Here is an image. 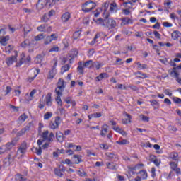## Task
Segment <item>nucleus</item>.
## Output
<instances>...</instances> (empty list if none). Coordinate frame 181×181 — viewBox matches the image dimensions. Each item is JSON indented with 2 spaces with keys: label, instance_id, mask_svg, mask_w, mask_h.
<instances>
[{
  "label": "nucleus",
  "instance_id": "obj_1",
  "mask_svg": "<svg viewBox=\"0 0 181 181\" xmlns=\"http://www.w3.org/2000/svg\"><path fill=\"white\" fill-rule=\"evenodd\" d=\"M98 25H102V26H105L109 30L112 29H115L117 25V21L114 20V18H110V14L107 13L105 15V18L103 20V18H100L95 21Z\"/></svg>",
  "mask_w": 181,
  "mask_h": 181
},
{
  "label": "nucleus",
  "instance_id": "obj_2",
  "mask_svg": "<svg viewBox=\"0 0 181 181\" xmlns=\"http://www.w3.org/2000/svg\"><path fill=\"white\" fill-rule=\"evenodd\" d=\"M97 5L95 3H93L91 1H88L84 3L82 6V11L83 12H90V11H93L94 8H95Z\"/></svg>",
  "mask_w": 181,
  "mask_h": 181
},
{
  "label": "nucleus",
  "instance_id": "obj_3",
  "mask_svg": "<svg viewBox=\"0 0 181 181\" xmlns=\"http://www.w3.org/2000/svg\"><path fill=\"white\" fill-rule=\"evenodd\" d=\"M64 88H66V86H64V80L59 78L57 83V88H55L54 92L57 93V91H59V93H63Z\"/></svg>",
  "mask_w": 181,
  "mask_h": 181
},
{
  "label": "nucleus",
  "instance_id": "obj_4",
  "mask_svg": "<svg viewBox=\"0 0 181 181\" xmlns=\"http://www.w3.org/2000/svg\"><path fill=\"white\" fill-rule=\"evenodd\" d=\"M59 38V36L56 33L52 34L50 36H48L46 37L44 43L45 45H49L53 42V40H57Z\"/></svg>",
  "mask_w": 181,
  "mask_h": 181
},
{
  "label": "nucleus",
  "instance_id": "obj_5",
  "mask_svg": "<svg viewBox=\"0 0 181 181\" xmlns=\"http://www.w3.org/2000/svg\"><path fill=\"white\" fill-rule=\"evenodd\" d=\"M56 66H57V60H55L54 67L51 71H49V75L47 77L49 80H52V78H54V76H56V73H57Z\"/></svg>",
  "mask_w": 181,
  "mask_h": 181
},
{
  "label": "nucleus",
  "instance_id": "obj_6",
  "mask_svg": "<svg viewBox=\"0 0 181 181\" xmlns=\"http://www.w3.org/2000/svg\"><path fill=\"white\" fill-rule=\"evenodd\" d=\"M60 125V117L57 116L55 117V119L54 122H52L49 124V127L51 129H56L57 128H59V126Z\"/></svg>",
  "mask_w": 181,
  "mask_h": 181
},
{
  "label": "nucleus",
  "instance_id": "obj_7",
  "mask_svg": "<svg viewBox=\"0 0 181 181\" xmlns=\"http://www.w3.org/2000/svg\"><path fill=\"white\" fill-rule=\"evenodd\" d=\"M28 149V144L26 141H23L18 148V152L22 153L23 155L26 153V151Z\"/></svg>",
  "mask_w": 181,
  "mask_h": 181
},
{
  "label": "nucleus",
  "instance_id": "obj_8",
  "mask_svg": "<svg viewBox=\"0 0 181 181\" xmlns=\"http://www.w3.org/2000/svg\"><path fill=\"white\" fill-rule=\"evenodd\" d=\"M18 144V140H13L11 142H8L6 145H4L6 148V151L8 152L12 149L13 146H15Z\"/></svg>",
  "mask_w": 181,
  "mask_h": 181
},
{
  "label": "nucleus",
  "instance_id": "obj_9",
  "mask_svg": "<svg viewBox=\"0 0 181 181\" xmlns=\"http://www.w3.org/2000/svg\"><path fill=\"white\" fill-rule=\"evenodd\" d=\"M47 4V0H39L37 3V8L40 11V9H43L45 6Z\"/></svg>",
  "mask_w": 181,
  "mask_h": 181
},
{
  "label": "nucleus",
  "instance_id": "obj_10",
  "mask_svg": "<svg viewBox=\"0 0 181 181\" xmlns=\"http://www.w3.org/2000/svg\"><path fill=\"white\" fill-rule=\"evenodd\" d=\"M16 60H18V59L16 56H11L6 59V63L8 66H12V64H13Z\"/></svg>",
  "mask_w": 181,
  "mask_h": 181
},
{
  "label": "nucleus",
  "instance_id": "obj_11",
  "mask_svg": "<svg viewBox=\"0 0 181 181\" xmlns=\"http://www.w3.org/2000/svg\"><path fill=\"white\" fill-rule=\"evenodd\" d=\"M29 62H30V57H27L26 59L22 57L16 64V67H21V66L23 65V63H29Z\"/></svg>",
  "mask_w": 181,
  "mask_h": 181
},
{
  "label": "nucleus",
  "instance_id": "obj_12",
  "mask_svg": "<svg viewBox=\"0 0 181 181\" xmlns=\"http://www.w3.org/2000/svg\"><path fill=\"white\" fill-rule=\"evenodd\" d=\"M57 94V98H55V101L57 102L58 105H60L62 107V105H63V102L62 101V95L63 94V92H60V91H57L55 92Z\"/></svg>",
  "mask_w": 181,
  "mask_h": 181
},
{
  "label": "nucleus",
  "instance_id": "obj_13",
  "mask_svg": "<svg viewBox=\"0 0 181 181\" xmlns=\"http://www.w3.org/2000/svg\"><path fill=\"white\" fill-rule=\"evenodd\" d=\"M35 94H36V89H33L30 94L29 93H26L25 98L27 101H32L33 95H35Z\"/></svg>",
  "mask_w": 181,
  "mask_h": 181
},
{
  "label": "nucleus",
  "instance_id": "obj_14",
  "mask_svg": "<svg viewBox=\"0 0 181 181\" xmlns=\"http://www.w3.org/2000/svg\"><path fill=\"white\" fill-rule=\"evenodd\" d=\"M121 26H125V25H129V23L132 24V21L131 20V18H129L128 17H124L121 18Z\"/></svg>",
  "mask_w": 181,
  "mask_h": 181
},
{
  "label": "nucleus",
  "instance_id": "obj_15",
  "mask_svg": "<svg viewBox=\"0 0 181 181\" xmlns=\"http://www.w3.org/2000/svg\"><path fill=\"white\" fill-rule=\"evenodd\" d=\"M56 139L58 142H63L64 141V135L61 132H56Z\"/></svg>",
  "mask_w": 181,
  "mask_h": 181
},
{
  "label": "nucleus",
  "instance_id": "obj_16",
  "mask_svg": "<svg viewBox=\"0 0 181 181\" xmlns=\"http://www.w3.org/2000/svg\"><path fill=\"white\" fill-rule=\"evenodd\" d=\"M118 11V6H117V3L112 2L110 4V12L111 13H114V12H117Z\"/></svg>",
  "mask_w": 181,
  "mask_h": 181
},
{
  "label": "nucleus",
  "instance_id": "obj_17",
  "mask_svg": "<svg viewBox=\"0 0 181 181\" xmlns=\"http://www.w3.org/2000/svg\"><path fill=\"white\" fill-rule=\"evenodd\" d=\"M106 156L110 160H118V155L115 154L114 153H107Z\"/></svg>",
  "mask_w": 181,
  "mask_h": 181
},
{
  "label": "nucleus",
  "instance_id": "obj_18",
  "mask_svg": "<svg viewBox=\"0 0 181 181\" xmlns=\"http://www.w3.org/2000/svg\"><path fill=\"white\" fill-rule=\"evenodd\" d=\"M45 100H46V105H47V107H52V93H47L45 98Z\"/></svg>",
  "mask_w": 181,
  "mask_h": 181
},
{
  "label": "nucleus",
  "instance_id": "obj_19",
  "mask_svg": "<svg viewBox=\"0 0 181 181\" xmlns=\"http://www.w3.org/2000/svg\"><path fill=\"white\" fill-rule=\"evenodd\" d=\"M151 105L153 107L154 110H158L160 107L159 102H158L156 100H150Z\"/></svg>",
  "mask_w": 181,
  "mask_h": 181
},
{
  "label": "nucleus",
  "instance_id": "obj_20",
  "mask_svg": "<svg viewBox=\"0 0 181 181\" xmlns=\"http://www.w3.org/2000/svg\"><path fill=\"white\" fill-rule=\"evenodd\" d=\"M134 74L136 76L137 78H148V75H146V74L142 73L141 71H137Z\"/></svg>",
  "mask_w": 181,
  "mask_h": 181
},
{
  "label": "nucleus",
  "instance_id": "obj_21",
  "mask_svg": "<svg viewBox=\"0 0 181 181\" xmlns=\"http://www.w3.org/2000/svg\"><path fill=\"white\" fill-rule=\"evenodd\" d=\"M170 158L173 160H176L177 162V160H179V154L177 152H173L170 153Z\"/></svg>",
  "mask_w": 181,
  "mask_h": 181
},
{
  "label": "nucleus",
  "instance_id": "obj_22",
  "mask_svg": "<svg viewBox=\"0 0 181 181\" xmlns=\"http://www.w3.org/2000/svg\"><path fill=\"white\" fill-rule=\"evenodd\" d=\"M107 131H108V125L104 124L102 127V130H101V132H100V135L102 136H105V134H107Z\"/></svg>",
  "mask_w": 181,
  "mask_h": 181
},
{
  "label": "nucleus",
  "instance_id": "obj_23",
  "mask_svg": "<svg viewBox=\"0 0 181 181\" xmlns=\"http://www.w3.org/2000/svg\"><path fill=\"white\" fill-rule=\"evenodd\" d=\"M70 19V13L66 12L62 16V20L63 22H67Z\"/></svg>",
  "mask_w": 181,
  "mask_h": 181
},
{
  "label": "nucleus",
  "instance_id": "obj_24",
  "mask_svg": "<svg viewBox=\"0 0 181 181\" xmlns=\"http://www.w3.org/2000/svg\"><path fill=\"white\" fill-rule=\"evenodd\" d=\"M180 32L175 30L174 31L172 34H171V37L172 39H173V40H177V39H179V35H180Z\"/></svg>",
  "mask_w": 181,
  "mask_h": 181
},
{
  "label": "nucleus",
  "instance_id": "obj_25",
  "mask_svg": "<svg viewBox=\"0 0 181 181\" xmlns=\"http://www.w3.org/2000/svg\"><path fill=\"white\" fill-rule=\"evenodd\" d=\"M74 163L78 165V163H81V156L80 155H74Z\"/></svg>",
  "mask_w": 181,
  "mask_h": 181
},
{
  "label": "nucleus",
  "instance_id": "obj_26",
  "mask_svg": "<svg viewBox=\"0 0 181 181\" xmlns=\"http://www.w3.org/2000/svg\"><path fill=\"white\" fill-rule=\"evenodd\" d=\"M30 129H22L21 130H20L18 133H17V136H22V135H25V133L29 132Z\"/></svg>",
  "mask_w": 181,
  "mask_h": 181
},
{
  "label": "nucleus",
  "instance_id": "obj_27",
  "mask_svg": "<svg viewBox=\"0 0 181 181\" xmlns=\"http://www.w3.org/2000/svg\"><path fill=\"white\" fill-rule=\"evenodd\" d=\"M54 173L56 176H58L59 177H63L64 174L62 173L59 168H54Z\"/></svg>",
  "mask_w": 181,
  "mask_h": 181
},
{
  "label": "nucleus",
  "instance_id": "obj_28",
  "mask_svg": "<svg viewBox=\"0 0 181 181\" xmlns=\"http://www.w3.org/2000/svg\"><path fill=\"white\" fill-rule=\"evenodd\" d=\"M28 115H26V114L23 113L18 117V121L20 122H25V121H26V119H28Z\"/></svg>",
  "mask_w": 181,
  "mask_h": 181
},
{
  "label": "nucleus",
  "instance_id": "obj_29",
  "mask_svg": "<svg viewBox=\"0 0 181 181\" xmlns=\"http://www.w3.org/2000/svg\"><path fill=\"white\" fill-rule=\"evenodd\" d=\"M93 67H95L96 70H100L103 67V64L100 62H95L93 64Z\"/></svg>",
  "mask_w": 181,
  "mask_h": 181
},
{
  "label": "nucleus",
  "instance_id": "obj_30",
  "mask_svg": "<svg viewBox=\"0 0 181 181\" xmlns=\"http://www.w3.org/2000/svg\"><path fill=\"white\" fill-rule=\"evenodd\" d=\"M106 166L108 169H111L112 170H115L117 165L114 164V163H107Z\"/></svg>",
  "mask_w": 181,
  "mask_h": 181
},
{
  "label": "nucleus",
  "instance_id": "obj_31",
  "mask_svg": "<svg viewBox=\"0 0 181 181\" xmlns=\"http://www.w3.org/2000/svg\"><path fill=\"white\" fill-rule=\"evenodd\" d=\"M69 70H70V65L66 64L61 68V73L63 74V73H66V71H69Z\"/></svg>",
  "mask_w": 181,
  "mask_h": 181
},
{
  "label": "nucleus",
  "instance_id": "obj_32",
  "mask_svg": "<svg viewBox=\"0 0 181 181\" xmlns=\"http://www.w3.org/2000/svg\"><path fill=\"white\" fill-rule=\"evenodd\" d=\"M78 66L77 68V70L79 73V74H83L84 73V65L81 66V62H78Z\"/></svg>",
  "mask_w": 181,
  "mask_h": 181
},
{
  "label": "nucleus",
  "instance_id": "obj_33",
  "mask_svg": "<svg viewBox=\"0 0 181 181\" xmlns=\"http://www.w3.org/2000/svg\"><path fill=\"white\" fill-rule=\"evenodd\" d=\"M139 174L141 175L142 179H146L148 177V173L145 170H140Z\"/></svg>",
  "mask_w": 181,
  "mask_h": 181
},
{
  "label": "nucleus",
  "instance_id": "obj_34",
  "mask_svg": "<svg viewBox=\"0 0 181 181\" xmlns=\"http://www.w3.org/2000/svg\"><path fill=\"white\" fill-rule=\"evenodd\" d=\"M177 68H173V71L170 73L171 76H173V77H175V78H179V73L176 71Z\"/></svg>",
  "mask_w": 181,
  "mask_h": 181
},
{
  "label": "nucleus",
  "instance_id": "obj_35",
  "mask_svg": "<svg viewBox=\"0 0 181 181\" xmlns=\"http://www.w3.org/2000/svg\"><path fill=\"white\" fill-rule=\"evenodd\" d=\"M47 26V25L43 24V25L38 26L37 28V30H39V32H46Z\"/></svg>",
  "mask_w": 181,
  "mask_h": 181
},
{
  "label": "nucleus",
  "instance_id": "obj_36",
  "mask_svg": "<svg viewBox=\"0 0 181 181\" xmlns=\"http://www.w3.org/2000/svg\"><path fill=\"white\" fill-rule=\"evenodd\" d=\"M138 68L140 70H144L145 69H148V65L145 64H141L140 62H137L136 63Z\"/></svg>",
  "mask_w": 181,
  "mask_h": 181
},
{
  "label": "nucleus",
  "instance_id": "obj_37",
  "mask_svg": "<svg viewBox=\"0 0 181 181\" xmlns=\"http://www.w3.org/2000/svg\"><path fill=\"white\" fill-rule=\"evenodd\" d=\"M21 47H28V46H30V41H29V40H25L21 43Z\"/></svg>",
  "mask_w": 181,
  "mask_h": 181
},
{
  "label": "nucleus",
  "instance_id": "obj_38",
  "mask_svg": "<svg viewBox=\"0 0 181 181\" xmlns=\"http://www.w3.org/2000/svg\"><path fill=\"white\" fill-rule=\"evenodd\" d=\"M91 64H93V60H88L83 64V67H89V69H91Z\"/></svg>",
  "mask_w": 181,
  "mask_h": 181
},
{
  "label": "nucleus",
  "instance_id": "obj_39",
  "mask_svg": "<svg viewBox=\"0 0 181 181\" xmlns=\"http://www.w3.org/2000/svg\"><path fill=\"white\" fill-rule=\"evenodd\" d=\"M80 35H81L80 30L75 31L73 35V39L74 40H77V39H78V37H80Z\"/></svg>",
  "mask_w": 181,
  "mask_h": 181
},
{
  "label": "nucleus",
  "instance_id": "obj_40",
  "mask_svg": "<svg viewBox=\"0 0 181 181\" xmlns=\"http://www.w3.org/2000/svg\"><path fill=\"white\" fill-rule=\"evenodd\" d=\"M54 140V134H53V132H51L49 136L47 137V141H48V142H53Z\"/></svg>",
  "mask_w": 181,
  "mask_h": 181
},
{
  "label": "nucleus",
  "instance_id": "obj_41",
  "mask_svg": "<svg viewBox=\"0 0 181 181\" xmlns=\"http://www.w3.org/2000/svg\"><path fill=\"white\" fill-rule=\"evenodd\" d=\"M170 168L172 169V170H174L175 169H176L177 168V163L170 162Z\"/></svg>",
  "mask_w": 181,
  "mask_h": 181
},
{
  "label": "nucleus",
  "instance_id": "obj_42",
  "mask_svg": "<svg viewBox=\"0 0 181 181\" xmlns=\"http://www.w3.org/2000/svg\"><path fill=\"white\" fill-rule=\"evenodd\" d=\"M140 118L144 121V122H149V117L141 115Z\"/></svg>",
  "mask_w": 181,
  "mask_h": 181
},
{
  "label": "nucleus",
  "instance_id": "obj_43",
  "mask_svg": "<svg viewBox=\"0 0 181 181\" xmlns=\"http://www.w3.org/2000/svg\"><path fill=\"white\" fill-rule=\"evenodd\" d=\"M42 39H45V35L43 34H40L35 37V40H36V42H39V40H42Z\"/></svg>",
  "mask_w": 181,
  "mask_h": 181
},
{
  "label": "nucleus",
  "instance_id": "obj_44",
  "mask_svg": "<svg viewBox=\"0 0 181 181\" xmlns=\"http://www.w3.org/2000/svg\"><path fill=\"white\" fill-rule=\"evenodd\" d=\"M52 115H53V113L49 112H47L46 114L44 115V119H50V118H52Z\"/></svg>",
  "mask_w": 181,
  "mask_h": 181
},
{
  "label": "nucleus",
  "instance_id": "obj_45",
  "mask_svg": "<svg viewBox=\"0 0 181 181\" xmlns=\"http://www.w3.org/2000/svg\"><path fill=\"white\" fill-rule=\"evenodd\" d=\"M124 114H125L126 117H127V118H128L129 119H126V121H124V122L122 121V122H123L124 124H129V122H131V118H132L131 115H129V114H128V113H127V112H125Z\"/></svg>",
  "mask_w": 181,
  "mask_h": 181
},
{
  "label": "nucleus",
  "instance_id": "obj_46",
  "mask_svg": "<svg viewBox=\"0 0 181 181\" xmlns=\"http://www.w3.org/2000/svg\"><path fill=\"white\" fill-rule=\"evenodd\" d=\"M7 159H8V162H10V165H12L13 163V160H15V156H12V154H9L7 157Z\"/></svg>",
  "mask_w": 181,
  "mask_h": 181
},
{
  "label": "nucleus",
  "instance_id": "obj_47",
  "mask_svg": "<svg viewBox=\"0 0 181 181\" xmlns=\"http://www.w3.org/2000/svg\"><path fill=\"white\" fill-rule=\"evenodd\" d=\"M141 166L143 167L144 164H142V163L137 164L134 167L130 168V170H136L139 169L141 168Z\"/></svg>",
  "mask_w": 181,
  "mask_h": 181
},
{
  "label": "nucleus",
  "instance_id": "obj_48",
  "mask_svg": "<svg viewBox=\"0 0 181 181\" xmlns=\"http://www.w3.org/2000/svg\"><path fill=\"white\" fill-rule=\"evenodd\" d=\"M116 144H118V145H127L129 142L127 139H122V141H116Z\"/></svg>",
  "mask_w": 181,
  "mask_h": 181
},
{
  "label": "nucleus",
  "instance_id": "obj_49",
  "mask_svg": "<svg viewBox=\"0 0 181 181\" xmlns=\"http://www.w3.org/2000/svg\"><path fill=\"white\" fill-rule=\"evenodd\" d=\"M48 137H49V131L47 130L42 133V138L44 141H47Z\"/></svg>",
  "mask_w": 181,
  "mask_h": 181
},
{
  "label": "nucleus",
  "instance_id": "obj_50",
  "mask_svg": "<svg viewBox=\"0 0 181 181\" xmlns=\"http://www.w3.org/2000/svg\"><path fill=\"white\" fill-rule=\"evenodd\" d=\"M8 40H9V36L2 37L1 40V45H3V46H5V44L4 43L8 42Z\"/></svg>",
  "mask_w": 181,
  "mask_h": 181
},
{
  "label": "nucleus",
  "instance_id": "obj_51",
  "mask_svg": "<svg viewBox=\"0 0 181 181\" xmlns=\"http://www.w3.org/2000/svg\"><path fill=\"white\" fill-rule=\"evenodd\" d=\"M35 153L36 155H38V156H40L42 155V147L39 146L38 148H35Z\"/></svg>",
  "mask_w": 181,
  "mask_h": 181
},
{
  "label": "nucleus",
  "instance_id": "obj_52",
  "mask_svg": "<svg viewBox=\"0 0 181 181\" xmlns=\"http://www.w3.org/2000/svg\"><path fill=\"white\" fill-rule=\"evenodd\" d=\"M43 57H44L43 55H41V54L37 55L36 57V59L37 60V63H42L43 60Z\"/></svg>",
  "mask_w": 181,
  "mask_h": 181
},
{
  "label": "nucleus",
  "instance_id": "obj_53",
  "mask_svg": "<svg viewBox=\"0 0 181 181\" xmlns=\"http://www.w3.org/2000/svg\"><path fill=\"white\" fill-rule=\"evenodd\" d=\"M6 151V147H5L4 146H1L0 147V155H4V153H5Z\"/></svg>",
  "mask_w": 181,
  "mask_h": 181
},
{
  "label": "nucleus",
  "instance_id": "obj_54",
  "mask_svg": "<svg viewBox=\"0 0 181 181\" xmlns=\"http://www.w3.org/2000/svg\"><path fill=\"white\" fill-rule=\"evenodd\" d=\"M78 175L83 177V176H87V173H86L84 170H77Z\"/></svg>",
  "mask_w": 181,
  "mask_h": 181
},
{
  "label": "nucleus",
  "instance_id": "obj_55",
  "mask_svg": "<svg viewBox=\"0 0 181 181\" xmlns=\"http://www.w3.org/2000/svg\"><path fill=\"white\" fill-rule=\"evenodd\" d=\"M90 117H93V118H100L102 117V115L100 112H96V113L91 114Z\"/></svg>",
  "mask_w": 181,
  "mask_h": 181
},
{
  "label": "nucleus",
  "instance_id": "obj_56",
  "mask_svg": "<svg viewBox=\"0 0 181 181\" xmlns=\"http://www.w3.org/2000/svg\"><path fill=\"white\" fill-rule=\"evenodd\" d=\"M163 26H164L165 28H172L173 25L169 22H164L163 23Z\"/></svg>",
  "mask_w": 181,
  "mask_h": 181
},
{
  "label": "nucleus",
  "instance_id": "obj_57",
  "mask_svg": "<svg viewBox=\"0 0 181 181\" xmlns=\"http://www.w3.org/2000/svg\"><path fill=\"white\" fill-rule=\"evenodd\" d=\"M59 47L54 45L50 49L49 52H59Z\"/></svg>",
  "mask_w": 181,
  "mask_h": 181
},
{
  "label": "nucleus",
  "instance_id": "obj_58",
  "mask_svg": "<svg viewBox=\"0 0 181 181\" xmlns=\"http://www.w3.org/2000/svg\"><path fill=\"white\" fill-rule=\"evenodd\" d=\"M4 165H5V166H11V163L9 162V159H8V157L4 159Z\"/></svg>",
  "mask_w": 181,
  "mask_h": 181
},
{
  "label": "nucleus",
  "instance_id": "obj_59",
  "mask_svg": "<svg viewBox=\"0 0 181 181\" xmlns=\"http://www.w3.org/2000/svg\"><path fill=\"white\" fill-rule=\"evenodd\" d=\"M173 101L174 103H175V104H181V99L177 98V97H175L173 98Z\"/></svg>",
  "mask_w": 181,
  "mask_h": 181
},
{
  "label": "nucleus",
  "instance_id": "obj_60",
  "mask_svg": "<svg viewBox=\"0 0 181 181\" xmlns=\"http://www.w3.org/2000/svg\"><path fill=\"white\" fill-rule=\"evenodd\" d=\"M153 47L154 50H156V53L160 56V52H160L159 48H158L159 47L157 45H153Z\"/></svg>",
  "mask_w": 181,
  "mask_h": 181
},
{
  "label": "nucleus",
  "instance_id": "obj_61",
  "mask_svg": "<svg viewBox=\"0 0 181 181\" xmlns=\"http://www.w3.org/2000/svg\"><path fill=\"white\" fill-rule=\"evenodd\" d=\"M100 148H101V149H105V151H107L108 150V145L102 144L100 145Z\"/></svg>",
  "mask_w": 181,
  "mask_h": 181
},
{
  "label": "nucleus",
  "instance_id": "obj_62",
  "mask_svg": "<svg viewBox=\"0 0 181 181\" xmlns=\"http://www.w3.org/2000/svg\"><path fill=\"white\" fill-rule=\"evenodd\" d=\"M153 163H154V165H156V166H159V165H160V160L159 159H155L154 160H153Z\"/></svg>",
  "mask_w": 181,
  "mask_h": 181
},
{
  "label": "nucleus",
  "instance_id": "obj_63",
  "mask_svg": "<svg viewBox=\"0 0 181 181\" xmlns=\"http://www.w3.org/2000/svg\"><path fill=\"white\" fill-rule=\"evenodd\" d=\"M164 93L166 95H168L169 97H172V93H170V90L169 89H165L164 90Z\"/></svg>",
  "mask_w": 181,
  "mask_h": 181
},
{
  "label": "nucleus",
  "instance_id": "obj_64",
  "mask_svg": "<svg viewBox=\"0 0 181 181\" xmlns=\"http://www.w3.org/2000/svg\"><path fill=\"white\" fill-rule=\"evenodd\" d=\"M153 29H160V23L157 22L154 25H153Z\"/></svg>",
  "mask_w": 181,
  "mask_h": 181
}]
</instances>
